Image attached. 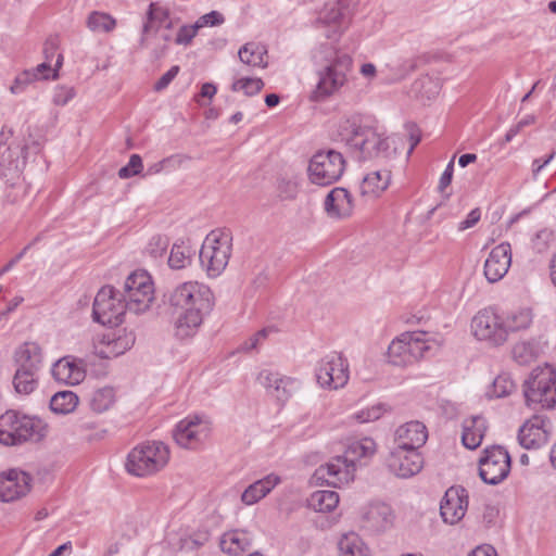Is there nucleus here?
<instances>
[{
	"mask_svg": "<svg viewBox=\"0 0 556 556\" xmlns=\"http://www.w3.org/2000/svg\"><path fill=\"white\" fill-rule=\"evenodd\" d=\"M540 352V343L536 340L521 341L515 344L513 356L518 364L527 365L536 359Z\"/></svg>",
	"mask_w": 556,
	"mask_h": 556,
	"instance_id": "obj_42",
	"label": "nucleus"
},
{
	"mask_svg": "<svg viewBox=\"0 0 556 556\" xmlns=\"http://www.w3.org/2000/svg\"><path fill=\"white\" fill-rule=\"evenodd\" d=\"M163 303L174 317L175 336L187 339L198 331L205 315L214 306V295L211 289L198 281H186L167 290Z\"/></svg>",
	"mask_w": 556,
	"mask_h": 556,
	"instance_id": "obj_1",
	"label": "nucleus"
},
{
	"mask_svg": "<svg viewBox=\"0 0 556 556\" xmlns=\"http://www.w3.org/2000/svg\"><path fill=\"white\" fill-rule=\"evenodd\" d=\"M169 447L162 441H147L127 455L125 468L136 477H149L163 470L169 462Z\"/></svg>",
	"mask_w": 556,
	"mask_h": 556,
	"instance_id": "obj_4",
	"label": "nucleus"
},
{
	"mask_svg": "<svg viewBox=\"0 0 556 556\" xmlns=\"http://www.w3.org/2000/svg\"><path fill=\"white\" fill-rule=\"evenodd\" d=\"M252 545V535L247 530H233L223 534L219 546L224 553L231 556L248 551Z\"/></svg>",
	"mask_w": 556,
	"mask_h": 556,
	"instance_id": "obj_30",
	"label": "nucleus"
},
{
	"mask_svg": "<svg viewBox=\"0 0 556 556\" xmlns=\"http://www.w3.org/2000/svg\"><path fill=\"white\" fill-rule=\"evenodd\" d=\"M390 170H375L367 174L361 184L363 195L379 197L390 185Z\"/></svg>",
	"mask_w": 556,
	"mask_h": 556,
	"instance_id": "obj_32",
	"label": "nucleus"
},
{
	"mask_svg": "<svg viewBox=\"0 0 556 556\" xmlns=\"http://www.w3.org/2000/svg\"><path fill=\"white\" fill-rule=\"evenodd\" d=\"M405 128L408 131L409 141H410V147H409L408 153H412L413 150L416 148V146L420 142V139H421L420 130L417 127V125L414 123H407L405 125Z\"/></svg>",
	"mask_w": 556,
	"mask_h": 556,
	"instance_id": "obj_63",
	"label": "nucleus"
},
{
	"mask_svg": "<svg viewBox=\"0 0 556 556\" xmlns=\"http://www.w3.org/2000/svg\"><path fill=\"white\" fill-rule=\"evenodd\" d=\"M532 324V313L528 308L511 312L503 317V327L506 330V336L509 332H516L529 328Z\"/></svg>",
	"mask_w": 556,
	"mask_h": 556,
	"instance_id": "obj_41",
	"label": "nucleus"
},
{
	"mask_svg": "<svg viewBox=\"0 0 556 556\" xmlns=\"http://www.w3.org/2000/svg\"><path fill=\"white\" fill-rule=\"evenodd\" d=\"M511 264L509 243L494 247L484 262V276L491 283L500 281L508 271Z\"/></svg>",
	"mask_w": 556,
	"mask_h": 556,
	"instance_id": "obj_20",
	"label": "nucleus"
},
{
	"mask_svg": "<svg viewBox=\"0 0 556 556\" xmlns=\"http://www.w3.org/2000/svg\"><path fill=\"white\" fill-rule=\"evenodd\" d=\"M340 556H370L368 547L356 533L344 534L339 543Z\"/></svg>",
	"mask_w": 556,
	"mask_h": 556,
	"instance_id": "obj_38",
	"label": "nucleus"
},
{
	"mask_svg": "<svg viewBox=\"0 0 556 556\" xmlns=\"http://www.w3.org/2000/svg\"><path fill=\"white\" fill-rule=\"evenodd\" d=\"M212 431V421L207 416L193 415L180 420L173 432L178 445L185 448H195L207 440Z\"/></svg>",
	"mask_w": 556,
	"mask_h": 556,
	"instance_id": "obj_12",
	"label": "nucleus"
},
{
	"mask_svg": "<svg viewBox=\"0 0 556 556\" xmlns=\"http://www.w3.org/2000/svg\"><path fill=\"white\" fill-rule=\"evenodd\" d=\"M135 341L136 336L134 331H128L126 329L118 330L113 333L112 337H108L105 349L98 351L97 354L102 358L117 357L130 350L135 344Z\"/></svg>",
	"mask_w": 556,
	"mask_h": 556,
	"instance_id": "obj_28",
	"label": "nucleus"
},
{
	"mask_svg": "<svg viewBox=\"0 0 556 556\" xmlns=\"http://www.w3.org/2000/svg\"><path fill=\"white\" fill-rule=\"evenodd\" d=\"M480 218H481L480 208L476 207V208L471 210L469 212V214L467 215V217L458 224V226H457L458 231H464L466 229L473 227L480 220Z\"/></svg>",
	"mask_w": 556,
	"mask_h": 556,
	"instance_id": "obj_61",
	"label": "nucleus"
},
{
	"mask_svg": "<svg viewBox=\"0 0 556 556\" xmlns=\"http://www.w3.org/2000/svg\"><path fill=\"white\" fill-rule=\"evenodd\" d=\"M549 420L542 415H534L523 422L518 431V442L527 450L540 448L548 440Z\"/></svg>",
	"mask_w": 556,
	"mask_h": 556,
	"instance_id": "obj_16",
	"label": "nucleus"
},
{
	"mask_svg": "<svg viewBox=\"0 0 556 556\" xmlns=\"http://www.w3.org/2000/svg\"><path fill=\"white\" fill-rule=\"evenodd\" d=\"M37 79V74L31 71H24L14 79L10 90L14 94H18L25 90V88Z\"/></svg>",
	"mask_w": 556,
	"mask_h": 556,
	"instance_id": "obj_54",
	"label": "nucleus"
},
{
	"mask_svg": "<svg viewBox=\"0 0 556 556\" xmlns=\"http://www.w3.org/2000/svg\"><path fill=\"white\" fill-rule=\"evenodd\" d=\"M116 26V21L108 13L93 11L87 17V27L91 31H112Z\"/></svg>",
	"mask_w": 556,
	"mask_h": 556,
	"instance_id": "obj_45",
	"label": "nucleus"
},
{
	"mask_svg": "<svg viewBox=\"0 0 556 556\" xmlns=\"http://www.w3.org/2000/svg\"><path fill=\"white\" fill-rule=\"evenodd\" d=\"M198 25H191V26H182L178 30L177 37H176V43L178 45H189L191 40L195 37L198 33Z\"/></svg>",
	"mask_w": 556,
	"mask_h": 556,
	"instance_id": "obj_58",
	"label": "nucleus"
},
{
	"mask_svg": "<svg viewBox=\"0 0 556 556\" xmlns=\"http://www.w3.org/2000/svg\"><path fill=\"white\" fill-rule=\"evenodd\" d=\"M115 391L112 387H103L94 390L89 399L90 408L96 413H103L115 403Z\"/></svg>",
	"mask_w": 556,
	"mask_h": 556,
	"instance_id": "obj_43",
	"label": "nucleus"
},
{
	"mask_svg": "<svg viewBox=\"0 0 556 556\" xmlns=\"http://www.w3.org/2000/svg\"><path fill=\"white\" fill-rule=\"evenodd\" d=\"M180 68L178 65L172 66L166 73H164L160 79L154 84L155 91H162L168 87V85L178 75Z\"/></svg>",
	"mask_w": 556,
	"mask_h": 556,
	"instance_id": "obj_59",
	"label": "nucleus"
},
{
	"mask_svg": "<svg viewBox=\"0 0 556 556\" xmlns=\"http://www.w3.org/2000/svg\"><path fill=\"white\" fill-rule=\"evenodd\" d=\"M388 466L397 477L410 478L422 469L424 458L415 448L396 446L390 453Z\"/></svg>",
	"mask_w": 556,
	"mask_h": 556,
	"instance_id": "obj_15",
	"label": "nucleus"
},
{
	"mask_svg": "<svg viewBox=\"0 0 556 556\" xmlns=\"http://www.w3.org/2000/svg\"><path fill=\"white\" fill-rule=\"evenodd\" d=\"M192 255L193 251L189 242L179 239L172 247L168 266L175 270L184 269L191 264Z\"/></svg>",
	"mask_w": 556,
	"mask_h": 556,
	"instance_id": "obj_35",
	"label": "nucleus"
},
{
	"mask_svg": "<svg viewBox=\"0 0 556 556\" xmlns=\"http://www.w3.org/2000/svg\"><path fill=\"white\" fill-rule=\"evenodd\" d=\"M277 191L281 200H292L298 194V182L293 178L279 176L277 178Z\"/></svg>",
	"mask_w": 556,
	"mask_h": 556,
	"instance_id": "obj_50",
	"label": "nucleus"
},
{
	"mask_svg": "<svg viewBox=\"0 0 556 556\" xmlns=\"http://www.w3.org/2000/svg\"><path fill=\"white\" fill-rule=\"evenodd\" d=\"M169 17V12L167 9L161 8L156 5L155 3H151L149 5V11L147 13L148 21L144 23L142 28V36L140 39V47L146 48L148 47V38L147 35L154 30L157 31V27H154V23H159L160 25L166 22Z\"/></svg>",
	"mask_w": 556,
	"mask_h": 556,
	"instance_id": "obj_36",
	"label": "nucleus"
},
{
	"mask_svg": "<svg viewBox=\"0 0 556 556\" xmlns=\"http://www.w3.org/2000/svg\"><path fill=\"white\" fill-rule=\"evenodd\" d=\"M30 481L28 473L17 469L0 473V501L9 503L25 496L30 490Z\"/></svg>",
	"mask_w": 556,
	"mask_h": 556,
	"instance_id": "obj_18",
	"label": "nucleus"
},
{
	"mask_svg": "<svg viewBox=\"0 0 556 556\" xmlns=\"http://www.w3.org/2000/svg\"><path fill=\"white\" fill-rule=\"evenodd\" d=\"M143 165L141 156L139 154H132L130 155L128 164L119 168L118 177L122 179H128L140 174Z\"/></svg>",
	"mask_w": 556,
	"mask_h": 556,
	"instance_id": "obj_52",
	"label": "nucleus"
},
{
	"mask_svg": "<svg viewBox=\"0 0 556 556\" xmlns=\"http://www.w3.org/2000/svg\"><path fill=\"white\" fill-rule=\"evenodd\" d=\"M351 17V11L342 0H338L332 4L326 5L320 21L327 26L331 27L329 31L326 33V37L329 39H334L343 31V29L349 24Z\"/></svg>",
	"mask_w": 556,
	"mask_h": 556,
	"instance_id": "obj_23",
	"label": "nucleus"
},
{
	"mask_svg": "<svg viewBox=\"0 0 556 556\" xmlns=\"http://www.w3.org/2000/svg\"><path fill=\"white\" fill-rule=\"evenodd\" d=\"M415 88L417 89H427L426 90V97L428 99L431 98V96H434L439 92V86L438 84L430 77H425L422 79H419L415 83Z\"/></svg>",
	"mask_w": 556,
	"mask_h": 556,
	"instance_id": "obj_60",
	"label": "nucleus"
},
{
	"mask_svg": "<svg viewBox=\"0 0 556 556\" xmlns=\"http://www.w3.org/2000/svg\"><path fill=\"white\" fill-rule=\"evenodd\" d=\"M475 337L479 340L490 341L500 345L507 340L506 330L503 327V317L492 308L480 311L471 320Z\"/></svg>",
	"mask_w": 556,
	"mask_h": 556,
	"instance_id": "obj_14",
	"label": "nucleus"
},
{
	"mask_svg": "<svg viewBox=\"0 0 556 556\" xmlns=\"http://www.w3.org/2000/svg\"><path fill=\"white\" fill-rule=\"evenodd\" d=\"M325 211L331 218H345L353 212V200L350 192L344 188H333L324 202Z\"/></svg>",
	"mask_w": 556,
	"mask_h": 556,
	"instance_id": "obj_27",
	"label": "nucleus"
},
{
	"mask_svg": "<svg viewBox=\"0 0 556 556\" xmlns=\"http://www.w3.org/2000/svg\"><path fill=\"white\" fill-rule=\"evenodd\" d=\"M280 477L269 473L266 477L251 483L241 494V501L245 505H253L264 498L276 485L280 483Z\"/></svg>",
	"mask_w": 556,
	"mask_h": 556,
	"instance_id": "obj_29",
	"label": "nucleus"
},
{
	"mask_svg": "<svg viewBox=\"0 0 556 556\" xmlns=\"http://www.w3.org/2000/svg\"><path fill=\"white\" fill-rule=\"evenodd\" d=\"M238 55L240 61L249 66L266 68L268 65L267 49L257 42H247L239 49Z\"/></svg>",
	"mask_w": 556,
	"mask_h": 556,
	"instance_id": "obj_34",
	"label": "nucleus"
},
{
	"mask_svg": "<svg viewBox=\"0 0 556 556\" xmlns=\"http://www.w3.org/2000/svg\"><path fill=\"white\" fill-rule=\"evenodd\" d=\"M338 504L339 494L330 490L315 491L308 500V506L320 513H330Z\"/></svg>",
	"mask_w": 556,
	"mask_h": 556,
	"instance_id": "obj_37",
	"label": "nucleus"
},
{
	"mask_svg": "<svg viewBox=\"0 0 556 556\" xmlns=\"http://www.w3.org/2000/svg\"><path fill=\"white\" fill-rule=\"evenodd\" d=\"M467 507V491L462 486H451L446 490L440 504L443 521L450 525L457 523L464 518Z\"/></svg>",
	"mask_w": 556,
	"mask_h": 556,
	"instance_id": "obj_17",
	"label": "nucleus"
},
{
	"mask_svg": "<svg viewBox=\"0 0 556 556\" xmlns=\"http://www.w3.org/2000/svg\"><path fill=\"white\" fill-rule=\"evenodd\" d=\"M257 381L263 386L267 393L275 396L277 401L285 403L291 396L292 386L294 380L290 377H285L277 371L263 369L257 376Z\"/></svg>",
	"mask_w": 556,
	"mask_h": 556,
	"instance_id": "obj_22",
	"label": "nucleus"
},
{
	"mask_svg": "<svg viewBox=\"0 0 556 556\" xmlns=\"http://www.w3.org/2000/svg\"><path fill=\"white\" fill-rule=\"evenodd\" d=\"M40 420L17 412L8 410L0 416V443L17 445L26 441H38L43 437Z\"/></svg>",
	"mask_w": 556,
	"mask_h": 556,
	"instance_id": "obj_6",
	"label": "nucleus"
},
{
	"mask_svg": "<svg viewBox=\"0 0 556 556\" xmlns=\"http://www.w3.org/2000/svg\"><path fill=\"white\" fill-rule=\"evenodd\" d=\"M428 439L426 426L420 421L406 422L395 431L396 446L419 450Z\"/></svg>",
	"mask_w": 556,
	"mask_h": 556,
	"instance_id": "obj_26",
	"label": "nucleus"
},
{
	"mask_svg": "<svg viewBox=\"0 0 556 556\" xmlns=\"http://www.w3.org/2000/svg\"><path fill=\"white\" fill-rule=\"evenodd\" d=\"M264 81L261 78L243 77L237 79L231 85L232 91L242 90L245 96H255L264 88Z\"/></svg>",
	"mask_w": 556,
	"mask_h": 556,
	"instance_id": "obj_47",
	"label": "nucleus"
},
{
	"mask_svg": "<svg viewBox=\"0 0 556 556\" xmlns=\"http://www.w3.org/2000/svg\"><path fill=\"white\" fill-rule=\"evenodd\" d=\"M16 371L37 376L42 363L41 348L35 342H25L14 353Z\"/></svg>",
	"mask_w": 556,
	"mask_h": 556,
	"instance_id": "obj_25",
	"label": "nucleus"
},
{
	"mask_svg": "<svg viewBox=\"0 0 556 556\" xmlns=\"http://www.w3.org/2000/svg\"><path fill=\"white\" fill-rule=\"evenodd\" d=\"M486 431V421L482 416H471L463 422L462 441L469 450L477 448Z\"/></svg>",
	"mask_w": 556,
	"mask_h": 556,
	"instance_id": "obj_31",
	"label": "nucleus"
},
{
	"mask_svg": "<svg viewBox=\"0 0 556 556\" xmlns=\"http://www.w3.org/2000/svg\"><path fill=\"white\" fill-rule=\"evenodd\" d=\"M146 286H153L151 277L146 271H135L126 278L123 291L118 290V294L124 296V294L131 293Z\"/></svg>",
	"mask_w": 556,
	"mask_h": 556,
	"instance_id": "obj_46",
	"label": "nucleus"
},
{
	"mask_svg": "<svg viewBox=\"0 0 556 556\" xmlns=\"http://www.w3.org/2000/svg\"><path fill=\"white\" fill-rule=\"evenodd\" d=\"M514 389V381L506 375H500L494 379L492 389L489 391V395L494 397H504L510 394Z\"/></svg>",
	"mask_w": 556,
	"mask_h": 556,
	"instance_id": "obj_49",
	"label": "nucleus"
},
{
	"mask_svg": "<svg viewBox=\"0 0 556 556\" xmlns=\"http://www.w3.org/2000/svg\"><path fill=\"white\" fill-rule=\"evenodd\" d=\"M351 67L352 58L349 54H337L333 61L319 72V80L312 99L320 101L338 91L345 84Z\"/></svg>",
	"mask_w": 556,
	"mask_h": 556,
	"instance_id": "obj_10",
	"label": "nucleus"
},
{
	"mask_svg": "<svg viewBox=\"0 0 556 556\" xmlns=\"http://www.w3.org/2000/svg\"><path fill=\"white\" fill-rule=\"evenodd\" d=\"M389 362L395 366H407L413 364L408 354L406 341L404 340V333L394 339L388 349Z\"/></svg>",
	"mask_w": 556,
	"mask_h": 556,
	"instance_id": "obj_44",
	"label": "nucleus"
},
{
	"mask_svg": "<svg viewBox=\"0 0 556 556\" xmlns=\"http://www.w3.org/2000/svg\"><path fill=\"white\" fill-rule=\"evenodd\" d=\"M426 336L427 333L422 331L404 333V340L406 341L412 363L422 358L429 351L430 346L427 343Z\"/></svg>",
	"mask_w": 556,
	"mask_h": 556,
	"instance_id": "obj_39",
	"label": "nucleus"
},
{
	"mask_svg": "<svg viewBox=\"0 0 556 556\" xmlns=\"http://www.w3.org/2000/svg\"><path fill=\"white\" fill-rule=\"evenodd\" d=\"M225 21L224 16L222 13H219L218 11H211L210 13H206L204 15H202L197 22L195 24L198 25L199 28H202L204 26H217V25H220L223 24Z\"/></svg>",
	"mask_w": 556,
	"mask_h": 556,
	"instance_id": "obj_57",
	"label": "nucleus"
},
{
	"mask_svg": "<svg viewBox=\"0 0 556 556\" xmlns=\"http://www.w3.org/2000/svg\"><path fill=\"white\" fill-rule=\"evenodd\" d=\"M454 172V157L448 162L439 180V190L443 192L451 185Z\"/></svg>",
	"mask_w": 556,
	"mask_h": 556,
	"instance_id": "obj_62",
	"label": "nucleus"
},
{
	"mask_svg": "<svg viewBox=\"0 0 556 556\" xmlns=\"http://www.w3.org/2000/svg\"><path fill=\"white\" fill-rule=\"evenodd\" d=\"M376 453V442L364 438L350 443L343 455L332 457L326 465L319 466L314 478L328 485L340 488L354 479L356 462L370 457Z\"/></svg>",
	"mask_w": 556,
	"mask_h": 556,
	"instance_id": "obj_3",
	"label": "nucleus"
},
{
	"mask_svg": "<svg viewBox=\"0 0 556 556\" xmlns=\"http://www.w3.org/2000/svg\"><path fill=\"white\" fill-rule=\"evenodd\" d=\"M527 406L533 409H552L556 406V370L546 364L532 370L523 383Z\"/></svg>",
	"mask_w": 556,
	"mask_h": 556,
	"instance_id": "obj_5",
	"label": "nucleus"
},
{
	"mask_svg": "<svg viewBox=\"0 0 556 556\" xmlns=\"http://www.w3.org/2000/svg\"><path fill=\"white\" fill-rule=\"evenodd\" d=\"M124 303L129 312L140 314L146 312L154 300L153 286H146L123 296Z\"/></svg>",
	"mask_w": 556,
	"mask_h": 556,
	"instance_id": "obj_33",
	"label": "nucleus"
},
{
	"mask_svg": "<svg viewBox=\"0 0 556 556\" xmlns=\"http://www.w3.org/2000/svg\"><path fill=\"white\" fill-rule=\"evenodd\" d=\"M124 299L112 286L102 287L93 301L92 319L103 326H118L127 312Z\"/></svg>",
	"mask_w": 556,
	"mask_h": 556,
	"instance_id": "obj_9",
	"label": "nucleus"
},
{
	"mask_svg": "<svg viewBox=\"0 0 556 556\" xmlns=\"http://www.w3.org/2000/svg\"><path fill=\"white\" fill-rule=\"evenodd\" d=\"M468 556H496V552L491 546H479L473 549Z\"/></svg>",
	"mask_w": 556,
	"mask_h": 556,
	"instance_id": "obj_64",
	"label": "nucleus"
},
{
	"mask_svg": "<svg viewBox=\"0 0 556 556\" xmlns=\"http://www.w3.org/2000/svg\"><path fill=\"white\" fill-rule=\"evenodd\" d=\"M62 61H63V55L62 54H58V59H56V62H55V68L54 70L51 68L49 62H43V63L39 64L31 72L37 74V78L39 76H41L42 78H49L51 73H52L51 77L55 78L58 76L56 73H58L59 68L62 66Z\"/></svg>",
	"mask_w": 556,
	"mask_h": 556,
	"instance_id": "obj_56",
	"label": "nucleus"
},
{
	"mask_svg": "<svg viewBox=\"0 0 556 556\" xmlns=\"http://www.w3.org/2000/svg\"><path fill=\"white\" fill-rule=\"evenodd\" d=\"M387 408L383 404H377L371 406L370 408L362 409L361 412L354 415V418L359 422H369L379 419L384 413Z\"/></svg>",
	"mask_w": 556,
	"mask_h": 556,
	"instance_id": "obj_53",
	"label": "nucleus"
},
{
	"mask_svg": "<svg viewBox=\"0 0 556 556\" xmlns=\"http://www.w3.org/2000/svg\"><path fill=\"white\" fill-rule=\"evenodd\" d=\"M333 139L343 143L358 161L389 159L392 154L391 138L378 132L377 128L361 115L342 118Z\"/></svg>",
	"mask_w": 556,
	"mask_h": 556,
	"instance_id": "obj_2",
	"label": "nucleus"
},
{
	"mask_svg": "<svg viewBox=\"0 0 556 556\" xmlns=\"http://www.w3.org/2000/svg\"><path fill=\"white\" fill-rule=\"evenodd\" d=\"M169 244V239L163 235L153 236L147 247L146 251L154 258H157L164 254Z\"/></svg>",
	"mask_w": 556,
	"mask_h": 556,
	"instance_id": "obj_51",
	"label": "nucleus"
},
{
	"mask_svg": "<svg viewBox=\"0 0 556 556\" xmlns=\"http://www.w3.org/2000/svg\"><path fill=\"white\" fill-rule=\"evenodd\" d=\"M24 147L8 146L0 153V177L5 184L15 186L25 165Z\"/></svg>",
	"mask_w": 556,
	"mask_h": 556,
	"instance_id": "obj_19",
	"label": "nucleus"
},
{
	"mask_svg": "<svg viewBox=\"0 0 556 556\" xmlns=\"http://www.w3.org/2000/svg\"><path fill=\"white\" fill-rule=\"evenodd\" d=\"M345 169L343 155L336 150L316 152L308 164L309 180L319 186H328L341 178Z\"/></svg>",
	"mask_w": 556,
	"mask_h": 556,
	"instance_id": "obj_8",
	"label": "nucleus"
},
{
	"mask_svg": "<svg viewBox=\"0 0 556 556\" xmlns=\"http://www.w3.org/2000/svg\"><path fill=\"white\" fill-rule=\"evenodd\" d=\"M511 459L506 448L500 445L488 447L479 460V476L490 485H497L510 472Z\"/></svg>",
	"mask_w": 556,
	"mask_h": 556,
	"instance_id": "obj_11",
	"label": "nucleus"
},
{
	"mask_svg": "<svg viewBox=\"0 0 556 556\" xmlns=\"http://www.w3.org/2000/svg\"><path fill=\"white\" fill-rule=\"evenodd\" d=\"M79 399L73 391H60L51 397L50 408L56 414L67 415L76 408Z\"/></svg>",
	"mask_w": 556,
	"mask_h": 556,
	"instance_id": "obj_40",
	"label": "nucleus"
},
{
	"mask_svg": "<svg viewBox=\"0 0 556 556\" xmlns=\"http://www.w3.org/2000/svg\"><path fill=\"white\" fill-rule=\"evenodd\" d=\"M393 519L394 516L390 505L372 503L363 515V527L372 533H381L392 527Z\"/></svg>",
	"mask_w": 556,
	"mask_h": 556,
	"instance_id": "obj_24",
	"label": "nucleus"
},
{
	"mask_svg": "<svg viewBox=\"0 0 556 556\" xmlns=\"http://www.w3.org/2000/svg\"><path fill=\"white\" fill-rule=\"evenodd\" d=\"M75 97L74 87L58 86L54 89L52 102L55 105H65Z\"/></svg>",
	"mask_w": 556,
	"mask_h": 556,
	"instance_id": "obj_55",
	"label": "nucleus"
},
{
	"mask_svg": "<svg viewBox=\"0 0 556 556\" xmlns=\"http://www.w3.org/2000/svg\"><path fill=\"white\" fill-rule=\"evenodd\" d=\"M85 365L84 359L65 356L53 364L51 372L56 381L75 386L85 379Z\"/></svg>",
	"mask_w": 556,
	"mask_h": 556,
	"instance_id": "obj_21",
	"label": "nucleus"
},
{
	"mask_svg": "<svg viewBox=\"0 0 556 556\" xmlns=\"http://www.w3.org/2000/svg\"><path fill=\"white\" fill-rule=\"evenodd\" d=\"M316 379L321 387L339 389L349 380V364L341 354L332 352L320 359L316 368Z\"/></svg>",
	"mask_w": 556,
	"mask_h": 556,
	"instance_id": "obj_13",
	"label": "nucleus"
},
{
	"mask_svg": "<svg viewBox=\"0 0 556 556\" xmlns=\"http://www.w3.org/2000/svg\"><path fill=\"white\" fill-rule=\"evenodd\" d=\"M231 241L232 237L227 231H212L204 240L199 258L210 277L219 276L228 265Z\"/></svg>",
	"mask_w": 556,
	"mask_h": 556,
	"instance_id": "obj_7",
	"label": "nucleus"
},
{
	"mask_svg": "<svg viewBox=\"0 0 556 556\" xmlns=\"http://www.w3.org/2000/svg\"><path fill=\"white\" fill-rule=\"evenodd\" d=\"M13 386L17 393L29 394L37 387V376L15 371Z\"/></svg>",
	"mask_w": 556,
	"mask_h": 556,
	"instance_id": "obj_48",
	"label": "nucleus"
}]
</instances>
